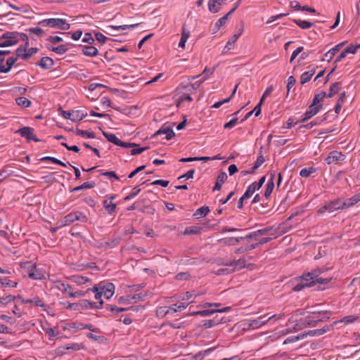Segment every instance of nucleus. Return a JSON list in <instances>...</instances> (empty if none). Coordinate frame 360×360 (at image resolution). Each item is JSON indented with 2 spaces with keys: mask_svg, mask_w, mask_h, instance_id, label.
Returning <instances> with one entry per match:
<instances>
[{
  "mask_svg": "<svg viewBox=\"0 0 360 360\" xmlns=\"http://www.w3.org/2000/svg\"><path fill=\"white\" fill-rule=\"evenodd\" d=\"M75 221H80L82 222H86L87 217L86 215L80 212H71L65 216L61 220H60V226H66L73 223Z\"/></svg>",
  "mask_w": 360,
  "mask_h": 360,
  "instance_id": "obj_5",
  "label": "nucleus"
},
{
  "mask_svg": "<svg viewBox=\"0 0 360 360\" xmlns=\"http://www.w3.org/2000/svg\"><path fill=\"white\" fill-rule=\"evenodd\" d=\"M311 274H307L303 275L302 276L296 278L295 280V285L292 288L293 291L295 292H299L302 290L305 287H311L313 286V281H311L312 277Z\"/></svg>",
  "mask_w": 360,
  "mask_h": 360,
  "instance_id": "obj_6",
  "label": "nucleus"
},
{
  "mask_svg": "<svg viewBox=\"0 0 360 360\" xmlns=\"http://www.w3.org/2000/svg\"><path fill=\"white\" fill-rule=\"evenodd\" d=\"M316 172V169L314 167L303 168L300 170V175L302 177L307 178L311 174H314Z\"/></svg>",
  "mask_w": 360,
  "mask_h": 360,
  "instance_id": "obj_47",
  "label": "nucleus"
},
{
  "mask_svg": "<svg viewBox=\"0 0 360 360\" xmlns=\"http://www.w3.org/2000/svg\"><path fill=\"white\" fill-rule=\"evenodd\" d=\"M230 309V307H226L219 309H205L202 311H197L195 312V314H198L201 316H209L215 312H225Z\"/></svg>",
  "mask_w": 360,
  "mask_h": 360,
  "instance_id": "obj_24",
  "label": "nucleus"
},
{
  "mask_svg": "<svg viewBox=\"0 0 360 360\" xmlns=\"http://www.w3.org/2000/svg\"><path fill=\"white\" fill-rule=\"evenodd\" d=\"M84 346L81 343H68L64 346H61L58 347V352L60 354H64L67 353V351H78L83 349Z\"/></svg>",
  "mask_w": 360,
  "mask_h": 360,
  "instance_id": "obj_14",
  "label": "nucleus"
},
{
  "mask_svg": "<svg viewBox=\"0 0 360 360\" xmlns=\"http://www.w3.org/2000/svg\"><path fill=\"white\" fill-rule=\"evenodd\" d=\"M329 330H330V327L328 326H323L321 328L310 330H309L304 335H305V337L307 336V335H309V336H320V335H322L325 334L328 331H329Z\"/></svg>",
  "mask_w": 360,
  "mask_h": 360,
  "instance_id": "obj_29",
  "label": "nucleus"
},
{
  "mask_svg": "<svg viewBox=\"0 0 360 360\" xmlns=\"http://www.w3.org/2000/svg\"><path fill=\"white\" fill-rule=\"evenodd\" d=\"M345 159V155L338 150H333L330 152L328 157L325 159V162L328 165H330L335 162L338 161H344Z\"/></svg>",
  "mask_w": 360,
  "mask_h": 360,
  "instance_id": "obj_13",
  "label": "nucleus"
},
{
  "mask_svg": "<svg viewBox=\"0 0 360 360\" xmlns=\"http://www.w3.org/2000/svg\"><path fill=\"white\" fill-rule=\"evenodd\" d=\"M314 314H319L315 317L320 319L319 321H326L330 318V312L328 311H314Z\"/></svg>",
  "mask_w": 360,
  "mask_h": 360,
  "instance_id": "obj_52",
  "label": "nucleus"
},
{
  "mask_svg": "<svg viewBox=\"0 0 360 360\" xmlns=\"http://www.w3.org/2000/svg\"><path fill=\"white\" fill-rule=\"evenodd\" d=\"M257 185L251 184L244 193V194L240 197L238 202H243L245 200L249 199L253 193L257 191L258 189L256 188Z\"/></svg>",
  "mask_w": 360,
  "mask_h": 360,
  "instance_id": "obj_21",
  "label": "nucleus"
},
{
  "mask_svg": "<svg viewBox=\"0 0 360 360\" xmlns=\"http://www.w3.org/2000/svg\"><path fill=\"white\" fill-rule=\"evenodd\" d=\"M77 134L87 139H94L95 137L94 133L89 131L79 130Z\"/></svg>",
  "mask_w": 360,
  "mask_h": 360,
  "instance_id": "obj_59",
  "label": "nucleus"
},
{
  "mask_svg": "<svg viewBox=\"0 0 360 360\" xmlns=\"http://www.w3.org/2000/svg\"><path fill=\"white\" fill-rule=\"evenodd\" d=\"M99 284L104 297L107 300L111 298L115 293V285L112 283H100Z\"/></svg>",
  "mask_w": 360,
  "mask_h": 360,
  "instance_id": "obj_12",
  "label": "nucleus"
},
{
  "mask_svg": "<svg viewBox=\"0 0 360 360\" xmlns=\"http://www.w3.org/2000/svg\"><path fill=\"white\" fill-rule=\"evenodd\" d=\"M227 174L225 172H221L218 176L213 191H218L221 188L222 184L226 181Z\"/></svg>",
  "mask_w": 360,
  "mask_h": 360,
  "instance_id": "obj_34",
  "label": "nucleus"
},
{
  "mask_svg": "<svg viewBox=\"0 0 360 360\" xmlns=\"http://www.w3.org/2000/svg\"><path fill=\"white\" fill-rule=\"evenodd\" d=\"M138 24H133L129 25H119V26H114V25H108L106 26V30H114L115 31H122L125 30L127 29H132L136 27Z\"/></svg>",
  "mask_w": 360,
  "mask_h": 360,
  "instance_id": "obj_40",
  "label": "nucleus"
},
{
  "mask_svg": "<svg viewBox=\"0 0 360 360\" xmlns=\"http://www.w3.org/2000/svg\"><path fill=\"white\" fill-rule=\"evenodd\" d=\"M94 185H95V184L93 181H91V182H85L83 184H82L81 186L75 188L74 191H80V190H82L83 188H93L94 186Z\"/></svg>",
  "mask_w": 360,
  "mask_h": 360,
  "instance_id": "obj_61",
  "label": "nucleus"
},
{
  "mask_svg": "<svg viewBox=\"0 0 360 360\" xmlns=\"http://www.w3.org/2000/svg\"><path fill=\"white\" fill-rule=\"evenodd\" d=\"M190 36V31L184 26L182 27V32L181 35L180 41L179 43V47L184 49L185 48L186 42Z\"/></svg>",
  "mask_w": 360,
  "mask_h": 360,
  "instance_id": "obj_30",
  "label": "nucleus"
},
{
  "mask_svg": "<svg viewBox=\"0 0 360 360\" xmlns=\"http://www.w3.org/2000/svg\"><path fill=\"white\" fill-rule=\"evenodd\" d=\"M189 303L181 302L179 304H174L172 306H162L160 307L156 310V315L158 318H163L167 315H173L177 311L184 310Z\"/></svg>",
  "mask_w": 360,
  "mask_h": 360,
  "instance_id": "obj_4",
  "label": "nucleus"
},
{
  "mask_svg": "<svg viewBox=\"0 0 360 360\" xmlns=\"http://www.w3.org/2000/svg\"><path fill=\"white\" fill-rule=\"evenodd\" d=\"M79 303L80 309H93L96 307V303L89 301L88 300H83Z\"/></svg>",
  "mask_w": 360,
  "mask_h": 360,
  "instance_id": "obj_46",
  "label": "nucleus"
},
{
  "mask_svg": "<svg viewBox=\"0 0 360 360\" xmlns=\"http://www.w3.org/2000/svg\"><path fill=\"white\" fill-rule=\"evenodd\" d=\"M103 134L108 141L114 143L116 146H118V144L121 143V140L118 137H117L114 134L103 131Z\"/></svg>",
  "mask_w": 360,
  "mask_h": 360,
  "instance_id": "obj_39",
  "label": "nucleus"
},
{
  "mask_svg": "<svg viewBox=\"0 0 360 360\" xmlns=\"http://www.w3.org/2000/svg\"><path fill=\"white\" fill-rule=\"evenodd\" d=\"M46 47L47 49L52 51L59 55L64 54L68 50L67 44H62L55 47L51 44H46Z\"/></svg>",
  "mask_w": 360,
  "mask_h": 360,
  "instance_id": "obj_22",
  "label": "nucleus"
},
{
  "mask_svg": "<svg viewBox=\"0 0 360 360\" xmlns=\"http://www.w3.org/2000/svg\"><path fill=\"white\" fill-rule=\"evenodd\" d=\"M314 73H315L314 70H309V71H307V72H304V73H302L300 77V83L302 84H304L307 83V82H309L311 79V77L314 75Z\"/></svg>",
  "mask_w": 360,
  "mask_h": 360,
  "instance_id": "obj_42",
  "label": "nucleus"
},
{
  "mask_svg": "<svg viewBox=\"0 0 360 360\" xmlns=\"http://www.w3.org/2000/svg\"><path fill=\"white\" fill-rule=\"evenodd\" d=\"M87 115V112L82 110H72V121L74 122L82 120Z\"/></svg>",
  "mask_w": 360,
  "mask_h": 360,
  "instance_id": "obj_31",
  "label": "nucleus"
},
{
  "mask_svg": "<svg viewBox=\"0 0 360 360\" xmlns=\"http://www.w3.org/2000/svg\"><path fill=\"white\" fill-rule=\"evenodd\" d=\"M344 44H345V42L338 44L336 46H335L333 48L330 49L328 52H326L325 53L323 60L330 61L333 58V56L335 55V53L342 47V46Z\"/></svg>",
  "mask_w": 360,
  "mask_h": 360,
  "instance_id": "obj_23",
  "label": "nucleus"
},
{
  "mask_svg": "<svg viewBox=\"0 0 360 360\" xmlns=\"http://www.w3.org/2000/svg\"><path fill=\"white\" fill-rule=\"evenodd\" d=\"M359 319V316L356 315H350L347 316L341 319L338 322L339 323H343L345 324H349L354 322Z\"/></svg>",
  "mask_w": 360,
  "mask_h": 360,
  "instance_id": "obj_53",
  "label": "nucleus"
},
{
  "mask_svg": "<svg viewBox=\"0 0 360 360\" xmlns=\"http://www.w3.org/2000/svg\"><path fill=\"white\" fill-rule=\"evenodd\" d=\"M304 338H305L304 334L298 335H292V336H290V337H288V338H286L283 342V345L293 343V342L300 340Z\"/></svg>",
  "mask_w": 360,
  "mask_h": 360,
  "instance_id": "obj_51",
  "label": "nucleus"
},
{
  "mask_svg": "<svg viewBox=\"0 0 360 360\" xmlns=\"http://www.w3.org/2000/svg\"><path fill=\"white\" fill-rule=\"evenodd\" d=\"M269 315V314L260 316L257 319H250L248 321L247 325L249 328H252V329H258L262 326L265 325L268 322V319L266 317Z\"/></svg>",
  "mask_w": 360,
  "mask_h": 360,
  "instance_id": "obj_11",
  "label": "nucleus"
},
{
  "mask_svg": "<svg viewBox=\"0 0 360 360\" xmlns=\"http://www.w3.org/2000/svg\"><path fill=\"white\" fill-rule=\"evenodd\" d=\"M340 82H335L332 84L330 86L329 93L327 94V96L328 98H332L334 96L340 91Z\"/></svg>",
  "mask_w": 360,
  "mask_h": 360,
  "instance_id": "obj_38",
  "label": "nucleus"
},
{
  "mask_svg": "<svg viewBox=\"0 0 360 360\" xmlns=\"http://www.w3.org/2000/svg\"><path fill=\"white\" fill-rule=\"evenodd\" d=\"M294 22L297 25H298L301 29L303 30H307L314 25V23L312 22H310L307 20H302L300 19H295L294 20Z\"/></svg>",
  "mask_w": 360,
  "mask_h": 360,
  "instance_id": "obj_45",
  "label": "nucleus"
},
{
  "mask_svg": "<svg viewBox=\"0 0 360 360\" xmlns=\"http://www.w3.org/2000/svg\"><path fill=\"white\" fill-rule=\"evenodd\" d=\"M18 285V282L11 281V280L8 278H0V286L1 287H11V288H16Z\"/></svg>",
  "mask_w": 360,
  "mask_h": 360,
  "instance_id": "obj_49",
  "label": "nucleus"
},
{
  "mask_svg": "<svg viewBox=\"0 0 360 360\" xmlns=\"http://www.w3.org/2000/svg\"><path fill=\"white\" fill-rule=\"evenodd\" d=\"M140 191H141V189L139 188L138 187L134 188L132 192L130 194L127 195L126 197H124V200H131L134 196L138 195V193L140 192Z\"/></svg>",
  "mask_w": 360,
  "mask_h": 360,
  "instance_id": "obj_63",
  "label": "nucleus"
},
{
  "mask_svg": "<svg viewBox=\"0 0 360 360\" xmlns=\"http://www.w3.org/2000/svg\"><path fill=\"white\" fill-rule=\"evenodd\" d=\"M46 41H48L46 44H56L59 42L63 41V39L58 36H49Z\"/></svg>",
  "mask_w": 360,
  "mask_h": 360,
  "instance_id": "obj_58",
  "label": "nucleus"
},
{
  "mask_svg": "<svg viewBox=\"0 0 360 360\" xmlns=\"http://www.w3.org/2000/svg\"><path fill=\"white\" fill-rule=\"evenodd\" d=\"M226 266L231 268V271L239 270L247 266V260L245 258H240L238 260L231 261L225 264Z\"/></svg>",
  "mask_w": 360,
  "mask_h": 360,
  "instance_id": "obj_16",
  "label": "nucleus"
},
{
  "mask_svg": "<svg viewBox=\"0 0 360 360\" xmlns=\"http://www.w3.org/2000/svg\"><path fill=\"white\" fill-rule=\"evenodd\" d=\"M105 308L107 310H109L112 312L115 311L116 313H120L128 310V308L117 307L116 306H112L110 304L106 305Z\"/></svg>",
  "mask_w": 360,
  "mask_h": 360,
  "instance_id": "obj_56",
  "label": "nucleus"
},
{
  "mask_svg": "<svg viewBox=\"0 0 360 360\" xmlns=\"http://www.w3.org/2000/svg\"><path fill=\"white\" fill-rule=\"evenodd\" d=\"M290 219V217L285 221L284 223L280 224L277 229H274V227H270V229H259L256 231H254L247 236L245 238H257V237L259 235H266L270 236V237L263 238L259 240V244H264L269 242L272 238H276L277 236L281 235L282 233H286L288 231V229L286 228L288 226V221Z\"/></svg>",
  "mask_w": 360,
  "mask_h": 360,
  "instance_id": "obj_2",
  "label": "nucleus"
},
{
  "mask_svg": "<svg viewBox=\"0 0 360 360\" xmlns=\"http://www.w3.org/2000/svg\"><path fill=\"white\" fill-rule=\"evenodd\" d=\"M42 329L49 335V340H53L59 334V331L58 330H55L54 328L49 327L48 323L42 325Z\"/></svg>",
  "mask_w": 360,
  "mask_h": 360,
  "instance_id": "obj_27",
  "label": "nucleus"
},
{
  "mask_svg": "<svg viewBox=\"0 0 360 360\" xmlns=\"http://www.w3.org/2000/svg\"><path fill=\"white\" fill-rule=\"evenodd\" d=\"M245 238H234L229 237L219 240V241L225 245H234L240 242V240H243Z\"/></svg>",
  "mask_w": 360,
  "mask_h": 360,
  "instance_id": "obj_37",
  "label": "nucleus"
},
{
  "mask_svg": "<svg viewBox=\"0 0 360 360\" xmlns=\"http://www.w3.org/2000/svg\"><path fill=\"white\" fill-rule=\"evenodd\" d=\"M233 13V10H231L226 15H224L223 17L220 18L215 23L214 28H213V33L217 32L221 27H222L224 25L226 24L229 16L231 15Z\"/></svg>",
  "mask_w": 360,
  "mask_h": 360,
  "instance_id": "obj_25",
  "label": "nucleus"
},
{
  "mask_svg": "<svg viewBox=\"0 0 360 360\" xmlns=\"http://www.w3.org/2000/svg\"><path fill=\"white\" fill-rule=\"evenodd\" d=\"M318 314H314V312L310 313L308 316H307L304 319V323L309 326H314L316 323L319 322L320 319L315 317Z\"/></svg>",
  "mask_w": 360,
  "mask_h": 360,
  "instance_id": "obj_36",
  "label": "nucleus"
},
{
  "mask_svg": "<svg viewBox=\"0 0 360 360\" xmlns=\"http://www.w3.org/2000/svg\"><path fill=\"white\" fill-rule=\"evenodd\" d=\"M326 97H328L326 92L323 91H321L314 96L312 104L315 105H321L320 103Z\"/></svg>",
  "mask_w": 360,
  "mask_h": 360,
  "instance_id": "obj_43",
  "label": "nucleus"
},
{
  "mask_svg": "<svg viewBox=\"0 0 360 360\" xmlns=\"http://www.w3.org/2000/svg\"><path fill=\"white\" fill-rule=\"evenodd\" d=\"M27 271L28 276L34 280H42L45 278V275L44 271L37 269L34 264H29V266L27 268Z\"/></svg>",
  "mask_w": 360,
  "mask_h": 360,
  "instance_id": "obj_8",
  "label": "nucleus"
},
{
  "mask_svg": "<svg viewBox=\"0 0 360 360\" xmlns=\"http://www.w3.org/2000/svg\"><path fill=\"white\" fill-rule=\"evenodd\" d=\"M73 281L78 285H84L90 281V280L85 276H75L73 277Z\"/></svg>",
  "mask_w": 360,
  "mask_h": 360,
  "instance_id": "obj_54",
  "label": "nucleus"
},
{
  "mask_svg": "<svg viewBox=\"0 0 360 360\" xmlns=\"http://www.w3.org/2000/svg\"><path fill=\"white\" fill-rule=\"evenodd\" d=\"M345 92L344 91L340 94V96L337 101V103L335 105V113L340 112V111L342 108V105L345 102Z\"/></svg>",
  "mask_w": 360,
  "mask_h": 360,
  "instance_id": "obj_48",
  "label": "nucleus"
},
{
  "mask_svg": "<svg viewBox=\"0 0 360 360\" xmlns=\"http://www.w3.org/2000/svg\"><path fill=\"white\" fill-rule=\"evenodd\" d=\"M337 205L338 204H325V205L319 210V212L324 213L327 212L328 213H331L335 210L346 208L348 207V205H350L351 204H342V206L336 207L335 205Z\"/></svg>",
  "mask_w": 360,
  "mask_h": 360,
  "instance_id": "obj_19",
  "label": "nucleus"
},
{
  "mask_svg": "<svg viewBox=\"0 0 360 360\" xmlns=\"http://www.w3.org/2000/svg\"><path fill=\"white\" fill-rule=\"evenodd\" d=\"M38 51L37 48H30L29 49H26V53L24 55V60H27L30 57H31L32 55L36 53Z\"/></svg>",
  "mask_w": 360,
  "mask_h": 360,
  "instance_id": "obj_64",
  "label": "nucleus"
},
{
  "mask_svg": "<svg viewBox=\"0 0 360 360\" xmlns=\"http://www.w3.org/2000/svg\"><path fill=\"white\" fill-rule=\"evenodd\" d=\"M322 108V105H315L314 104H311L308 108V110L303 115L302 119L300 122H305L307 120L312 117L314 115H316Z\"/></svg>",
  "mask_w": 360,
  "mask_h": 360,
  "instance_id": "obj_15",
  "label": "nucleus"
},
{
  "mask_svg": "<svg viewBox=\"0 0 360 360\" xmlns=\"http://www.w3.org/2000/svg\"><path fill=\"white\" fill-rule=\"evenodd\" d=\"M54 288H57L58 290L62 292L65 297H72L73 295V289L72 286L65 282L62 281H56L54 283Z\"/></svg>",
  "mask_w": 360,
  "mask_h": 360,
  "instance_id": "obj_10",
  "label": "nucleus"
},
{
  "mask_svg": "<svg viewBox=\"0 0 360 360\" xmlns=\"http://www.w3.org/2000/svg\"><path fill=\"white\" fill-rule=\"evenodd\" d=\"M262 148H260L259 155L257 158L256 162H255V165L251 169V172H255V171L258 169L264 162V158L262 153Z\"/></svg>",
  "mask_w": 360,
  "mask_h": 360,
  "instance_id": "obj_44",
  "label": "nucleus"
},
{
  "mask_svg": "<svg viewBox=\"0 0 360 360\" xmlns=\"http://www.w3.org/2000/svg\"><path fill=\"white\" fill-rule=\"evenodd\" d=\"M17 134H19L21 136L26 138L28 141H34L39 142L40 140L37 138L34 130L33 128L30 127H24L16 131Z\"/></svg>",
  "mask_w": 360,
  "mask_h": 360,
  "instance_id": "obj_9",
  "label": "nucleus"
},
{
  "mask_svg": "<svg viewBox=\"0 0 360 360\" xmlns=\"http://www.w3.org/2000/svg\"><path fill=\"white\" fill-rule=\"evenodd\" d=\"M38 24L42 27H50L60 30H68L70 27V25L63 18H53L44 19L39 21Z\"/></svg>",
  "mask_w": 360,
  "mask_h": 360,
  "instance_id": "obj_3",
  "label": "nucleus"
},
{
  "mask_svg": "<svg viewBox=\"0 0 360 360\" xmlns=\"http://www.w3.org/2000/svg\"><path fill=\"white\" fill-rule=\"evenodd\" d=\"M209 211L210 209L207 206H202L195 211V212L193 214V217L196 219H200L205 217L209 212Z\"/></svg>",
  "mask_w": 360,
  "mask_h": 360,
  "instance_id": "obj_41",
  "label": "nucleus"
},
{
  "mask_svg": "<svg viewBox=\"0 0 360 360\" xmlns=\"http://www.w3.org/2000/svg\"><path fill=\"white\" fill-rule=\"evenodd\" d=\"M220 323H221V321H219V320L209 319V320L204 321L203 326L207 328H212Z\"/></svg>",
  "mask_w": 360,
  "mask_h": 360,
  "instance_id": "obj_57",
  "label": "nucleus"
},
{
  "mask_svg": "<svg viewBox=\"0 0 360 360\" xmlns=\"http://www.w3.org/2000/svg\"><path fill=\"white\" fill-rule=\"evenodd\" d=\"M20 41H25L24 47H19L16 50L17 59L20 58L24 60V55L28 47V37L24 33L18 32H6L0 37V47H8L17 44Z\"/></svg>",
  "mask_w": 360,
  "mask_h": 360,
  "instance_id": "obj_1",
  "label": "nucleus"
},
{
  "mask_svg": "<svg viewBox=\"0 0 360 360\" xmlns=\"http://www.w3.org/2000/svg\"><path fill=\"white\" fill-rule=\"evenodd\" d=\"M257 245L258 244H255V245H251L247 246L245 248H239L236 250L235 252L237 253V254L243 253V252H247L248 250H251L252 249H255L257 246Z\"/></svg>",
  "mask_w": 360,
  "mask_h": 360,
  "instance_id": "obj_62",
  "label": "nucleus"
},
{
  "mask_svg": "<svg viewBox=\"0 0 360 360\" xmlns=\"http://www.w3.org/2000/svg\"><path fill=\"white\" fill-rule=\"evenodd\" d=\"M226 0H210L208 1V9L212 13H216L221 10L222 5Z\"/></svg>",
  "mask_w": 360,
  "mask_h": 360,
  "instance_id": "obj_18",
  "label": "nucleus"
},
{
  "mask_svg": "<svg viewBox=\"0 0 360 360\" xmlns=\"http://www.w3.org/2000/svg\"><path fill=\"white\" fill-rule=\"evenodd\" d=\"M200 295L201 294L197 293L195 291H188L186 292L180 293L179 295H177V298L182 301H185L188 300L193 297L195 298Z\"/></svg>",
  "mask_w": 360,
  "mask_h": 360,
  "instance_id": "obj_35",
  "label": "nucleus"
},
{
  "mask_svg": "<svg viewBox=\"0 0 360 360\" xmlns=\"http://www.w3.org/2000/svg\"><path fill=\"white\" fill-rule=\"evenodd\" d=\"M15 101L18 105L23 108H28L31 105V101L25 97H18Z\"/></svg>",
  "mask_w": 360,
  "mask_h": 360,
  "instance_id": "obj_50",
  "label": "nucleus"
},
{
  "mask_svg": "<svg viewBox=\"0 0 360 360\" xmlns=\"http://www.w3.org/2000/svg\"><path fill=\"white\" fill-rule=\"evenodd\" d=\"M53 64L52 58L49 57H43L37 65L44 69H50L53 67Z\"/></svg>",
  "mask_w": 360,
  "mask_h": 360,
  "instance_id": "obj_33",
  "label": "nucleus"
},
{
  "mask_svg": "<svg viewBox=\"0 0 360 360\" xmlns=\"http://www.w3.org/2000/svg\"><path fill=\"white\" fill-rule=\"evenodd\" d=\"M201 230V228L199 227V226H192V227H187L184 233L185 235H188V234H198L200 233Z\"/></svg>",
  "mask_w": 360,
  "mask_h": 360,
  "instance_id": "obj_55",
  "label": "nucleus"
},
{
  "mask_svg": "<svg viewBox=\"0 0 360 360\" xmlns=\"http://www.w3.org/2000/svg\"><path fill=\"white\" fill-rule=\"evenodd\" d=\"M359 48H360V44H357V45L351 44L350 46L347 47L345 49V53H347V54L348 53L354 54Z\"/></svg>",
  "mask_w": 360,
  "mask_h": 360,
  "instance_id": "obj_60",
  "label": "nucleus"
},
{
  "mask_svg": "<svg viewBox=\"0 0 360 360\" xmlns=\"http://www.w3.org/2000/svg\"><path fill=\"white\" fill-rule=\"evenodd\" d=\"M91 290L94 292H95V299L97 300H99V306H96V308L100 309L102 307V305L103 304V302L101 299L103 295L102 290H101L100 284L95 285L92 288H89L87 291Z\"/></svg>",
  "mask_w": 360,
  "mask_h": 360,
  "instance_id": "obj_20",
  "label": "nucleus"
},
{
  "mask_svg": "<svg viewBox=\"0 0 360 360\" xmlns=\"http://www.w3.org/2000/svg\"><path fill=\"white\" fill-rule=\"evenodd\" d=\"M308 274H311L313 285L316 283L326 284L330 281V278H322L319 276L320 271L319 269L309 272Z\"/></svg>",
  "mask_w": 360,
  "mask_h": 360,
  "instance_id": "obj_17",
  "label": "nucleus"
},
{
  "mask_svg": "<svg viewBox=\"0 0 360 360\" xmlns=\"http://www.w3.org/2000/svg\"><path fill=\"white\" fill-rule=\"evenodd\" d=\"M160 134H165L166 139L170 140L174 136V132L173 131V130L171 128H169L168 127L163 126L158 131H156V133L155 134V136L160 135Z\"/></svg>",
  "mask_w": 360,
  "mask_h": 360,
  "instance_id": "obj_28",
  "label": "nucleus"
},
{
  "mask_svg": "<svg viewBox=\"0 0 360 360\" xmlns=\"http://www.w3.org/2000/svg\"><path fill=\"white\" fill-rule=\"evenodd\" d=\"M72 328H75L77 330H83V329H88L93 332H98V328L94 327L91 324H86L84 323H72Z\"/></svg>",
  "mask_w": 360,
  "mask_h": 360,
  "instance_id": "obj_26",
  "label": "nucleus"
},
{
  "mask_svg": "<svg viewBox=\"0 0 360 360\" xmlns=\"http://www.w3.org/2000/svg\"><path fill=\"white\" fill-rule=\"evenodd\" d=\"M82 53L86 56L94 57L98 55V51L94 46H84L82 48Z\"/></svg>",
  "mask_w": 360,
  "mask_h": 360,
  "instance_id": "obj_32",
  "label": "nucleus"
},
{
  "mask_svg": "<svg viewBox=\"0 0 360 360\" xmlns=\"http://www.w3.org/2000/svg\"><path fill=\"white\" fill-rule=\"evenodd\" d=\"M274 178L275 173L271 172L270 174V179L268 181L266 185V190L263 196H261L259 193L256 194L252 201L253 203L259 202L261 200H263L262 198L264 197L265 199H268V198L271 195L274 188Z\"/></svg>",
  "mask_w": 360,
  "mask_h": 360,
  "instance_id": "obj_7",
  "label": "nucleus"
}]
</instances>
